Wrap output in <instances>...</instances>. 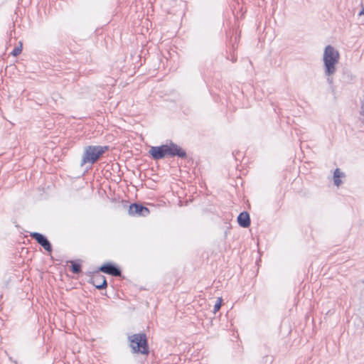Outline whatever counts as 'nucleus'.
Wrapping results in <instances>:
<instances>
[{
	"instance_id": "obj_16",
	"label": "nucleus",
	"mask_w": 364,
	"mask_h": 364,
	"mask_svg": "<svg viewBox=\"0 0 364 364\" xmlns=\"http://www.w3.org/2000/svg\"><path fill=\"white\" fill-rule=\"evenodd\" d=\"M334 184L338 186L341 183V181L340 178H333Z\"/></svg>"
},
{
	"instance_id": "obj_15",
	"label": "nucleus",
	"mask_w": 364,
	"mask_h": 364,
	"mask_svg": "<svg viewBox=\"0 0 364 364\" xmlns=\"http://www.w3.org/2000/svg\"><path fill=\"white\" fill-rule=\"evenodd\" d=\"M360 114V116L363 117V123L364 124V100L361 105Z\"/></svg>"
},
{
	"instance_id": "obj_12",
	"label": "nucleus",
	"mask_w": 364,
	"mask_h": 364,
	"mask_svg": "<svg viewBox=\"0 0 364 364\" xmlns=\"http://www.w3.org/2000/svg\"><path fill=\"white\" fill-rule=\"evenodd\" d=\"M22 51V43H20V46L14 48L11 52V55L14 56H18Z\"/></svg>"
},
{
	"instance_id": "obj_3",
	"label": "nucleus",
	"mask_w": 364,
	"mask_h": 364,
	"mask_svg": "<svg viewBox=\"0 0 364 364\" xmlns=\"http://www.w3.org/2000/svg\"><path fill=\"white\" fill-rule=\"evenodd\" d=\"M130 347L133 353H141L147 355L149 353V347L145 333H135L128 336Z\"/></svg>"
},
{
	"instance_id": "obj_18",
	"label": "nucleus",
	"mask_w": 364,
	"mask_h": 364,
	"mask_svg": "<svg viewBox=\"0 0 364 364\" xmlns=\"http://www.w3.org/2000/svg\"><path fill=\"white\" fill-rule=\"evenodd\" d=\"M364 15V5L362 7V10L359 13V16Z\"/></svg>"
},
{
	"instance_id": "obj_4",
	"label": "nucleus",
	"mask_w": 364,
	"mask_h": 364,
	"mask_svg": "<svg viewBox=\"0 0 364 364\" xmlns=\"http://www.w3.org/2000/svg\"><path fill=\"white\" fill-rule=\"evenodd\" d=\"M128 213L132 216L146 217L149 215L150 211L148 208L141 204L132 203L129 207Z\"/></svg>"
},
{
	"instance_id": "obj_2",
	"label": "nucleus",
	"mask_w": 364,
	"mask_h": 364,
	"mask_svg": "<svg viewBox=\"0 0 364 364\" xmlns=\"http://www.w3.org/2000/svg\"><path fill=\"white\" fill-rule=\"evenodd\" d=\"M107 150H109L108 146H86L82 156L80 166H83L87 163L94 164Z\"/></svg>"
},
{
	"instance_id": "obj_17",
	"label": "nucleus",
	"mask_w": 364,
	"mask_h": 364,
	"mask_svg": "<svg viewBox=\"0 0 364 364\" xmlns=\"http://www.w3.org/2000/svg\"><path fill=\"white\" fill-rule=\"evenodd\" d=\"M327 81L329 84H332L333 82V77L331 76H327Z\"/></svg>"
},
{
	"instance_id": "obj_11",
	"label": "nucleus",
	"mask_w": 364,
	"mask_h": 364,
	"mask_svg": "<svg viewBox=\"0 0 364 364\" xmlns=\"http://www.w3.org/2000/svg\"><path fill=\"white\" fill-rule=\"evenodd\" d=\"M71 264L70 269L75 274H79L81 272V264L75 261H70Z\"/></svg>"
},
{
	"instance_id": "obj_1",
	"label": "nucleus",
	"mask_w": 364,
	"mask_h": 364,
	"mask_svg": "<svg viewBox=\"0 0 364 364\" xmlns=\"http://www.w3.org/2000/svg\"><path fill=\"white\" fill-rule=\"evenodd\" d=\"M339 59V52L333 46L328 45L325 47L323 55L325 75L332 76L336 73Z\"/></svg>"
},
{
	"instance_id": "obj_7",
	"label": "nucleus",
	"mask_w": 364,
	"mask_h": 364,
	"mask_svg": "<svg viewBox=\"0 0 364 364\" xmlns=\"http://www.w3.org/2000/svg\"><path fill=\"white\" fill-rule=\"evenodd\" d=\"M98 271L113 277H120L122 275L121 269L117 265L110 262L103 264Z\"/></svg>"
},
{
	"instance_id": "obj_8",
	"label": "nucleus",
	"mask_w": 364,
	"mask_h": 364,
	"mask_svg": "<svg viewBox=\"0 0 364 364\" xmlns=\"http://www.w3.org/2000/svg\"><path fill=\"white\" fill-rule=\"evenodd\" d=\"M88 282L95 286L97 289H104L107 287L105 277L100 274L98 272L92 276Z\"/></svg>"
},
{
	"instance_id": "obj_14",
	"label": "nucleus",
	"mask_w": 364,
	"mask_h": 364,
	"mask_svg": "<svg viewBox=\"0 0 364 364\" xmlns=\"http://www.w3.org/2000/svg\"><path fill=\"white\" fill-rule=\"evenodd\" d=\"M343 173L340 171L339 168H336L334 171L333 178H340L342 176Z\"/></svg>"
},
{
	"instance_id": "obj_13",
	"label": "nucleus",
	"mask_w": 364,
	"mask_h": 364,
	"mask_svg": "<svg viewBox=\"0 0 364 364\" xmlns=\"http://www.w3.org/2000/svg\"><path fill=\"white\" fill-rule=\"evenodd\" d=\"M221 304H222V299L218 298L216 303L214 305V308H213L214 313H216L217 311H218L220 310V309L221 307Z\"/></svg>"
},
{
	"instance_id": "obj_10",
	"label": "nucleus",
	"mask_w": 364,
	"mask_h": 364,
	"mask_svg": "<svg viewBox=\"0 0 364 364\" xmlns=\"http://www.w3.org/2000/svg\"><path fill=\"white\" fill-rule=\"evenodd\" d=\"M237 223L240 227L248 228L250 225V218L247 212L244 211L239 214Z\"/></svg>"
},
{
	"instance_id": "obj_5",
	"label": "nucleus",
	"mask_w": 364,
	"mask_h": 364,
	"mask_svg": "<svg viewBox=\"0 0 364 364\" xmlns=\"http://www.w3.org/2000/svg\"><path fill=\"white\" fill-rule=\"evenodd\" d=\"M149 153L154 160L161 159L168 156V144L151 146Z\"/></svg>"
},
{
	"instance_id": "obj_9",
	"label": "nucleus",
	"mask_w": 364,
	"mask_h": 364,
	"mask_svg": "<svg viewBox=\"0 0 364 364\" xmlns=\"http://www.w3.org/2000/svg\"><path fill=\"white\" fill-rule=\"evenodd\" d=\"M168 156L171 157L178 156L181 159H185L187 156L186 152L181 146L171 142L168 145Z\"/></svg>"
},
{
	"instance_id": "obj_6",
	"label": "nucleus",
	"mask_w": 364,
	"mask_h": 364,
	"mask_svg": "<svg viewBox=\"0 0 364 364\" xmlns=\"http://www.w3.org/2000/svg\"><path fill=\"white\" fill-rule=\"evenodd\" d=\"M31 238L34 239L41 246H42L47 252L52 251V245L47 237L41 233L33 232L30 234Z\"/></svg>"
}]
</instances>
